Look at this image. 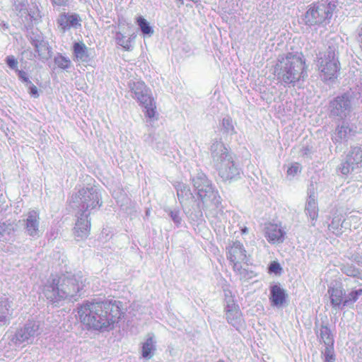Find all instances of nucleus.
Listing matches in <instances>:
<instances>
[{
    "mask_svg": "<svg viewBox=\"0 0 362 362\" xmlns=\"http://www.w3.org/2000/svg\"><path fill=\"white\" fill-rule=\"evenodd\" d=\"M129 88L134 94V98L139 103L151 96L150 89L143 81H137L131 83Z\"/></svg>",
    "mask_w": 362,
    "mask_h": 362,
    "instance_id": "obj_9",
    "label": "nucleus"
},
{
    "mask_svg": "<svg viewBox=\"0 0 362 362\" xmlns=\"http://www.w3.org/2000/svg\"><path fill=\"white\" fill-rule=\"evenodd\" d=\"M37 329L38 326L36 327V329H34V326L32 327L25 326L23 329H21L16 334V340L19 342L28 340Z\"/></svg>",
    "mask_w": 362,
    "mask_h": 362,
    "instance_id": "obj_19",
    "label": "nucleus"
},
{
    "mask_svg": "<svg viewBox=\"0 0 362 362\" xmlns=\"http://www.w3.org/2000/svg\"><path fill=\"white\" fill-rule=\"evenodd\" d=\"M269 273L280 274L282 272V267L280 264L276 261H272L268 268Z\"/></svg>",
    "mask_w": 362,
    "mask_h": 362,
    "instance_id": "obj_26",
    "label": "nucleus"
},
{
    "mask_svg": "<svg viewBox=\"0 0 362 362\" xmlns=\"http://www.w3.org/2000/svg\"><path fill=\"white\" fill-rule=\"evenodd\" d=\"M134 37H127L121 33H117L115 40L119 45L122 46L126 51H129L132 49V42Z\"/></svg>",
    "mask_w": 362,
    "mask_h": 362,
    "instance_id": "obj_21",
    "label": "nucleus"
},
{
    "mask_svg": "<svg viewBox=\"0 0 362 362\" xmlns=\"http://www.w3.org/2000/svg\"><path fill=\"white\" fill-rule=\"evenodd\" d=\"M228 304L230 305V308H232V303Z\"/></svg>",
    "mask_w": 362,
    "mask_h": 362,
    "instance_id": "obj_37",
    "label": "nucleus"
},
{
    "mask_svg": "<svg viewBox=\"0 0 362 362\" xmlns=\"http://www.w3.org/2000/svg\"><path fill=\"white\" fill-rule=\"evenodd\" d=\"M264 235L269 243L279 245L284 242L286 232L281 224L269 222L264 226Z\"/></svg>",
    "mask_w": 362,
    "mask_h": 362,
    "instance_id": "obj_7",
    "label": "nucleus"
},
{
    "mask_svg": "<svg viewBox=\"0 0 362 362\" xmlns=\"http://www.w3.org/2000/svg\"><path fill=\"white\" fill-rule=\"evenodd\" d=\"M84 286L82 276L62 274L52 276L49 284L45 287V293L47 299L55 303L74 296Z\"/></svg>",
    "mask_w": 362,
    "mask_h": 362,
    "instance_id": "obj_2",
    "label": "nucleus"
},
{
    "mask_svg": "<svg viewBox=\"0 0 362 362\" xmlns=\"http://www.w3.org/2000/svg\"><path fill=\"white\" fill-rule=\"evenodd\" d=\"M241 234L244 235L248 233V229L246 226L242 227L240 228Z\"/></svg>",
    "mask_w": 362,
    "mask_h": 362,
    "instance_id": "obj_34",
    "label": "nucleus"
},
{
    "mask_svg": "<svg viewBox=\"0 0 362 362\" xmlns=\"http://www.w3.org/2000/svg\"><path fill=\"white\" fill-rule=\"evenodd\" d=\"M346 129V127H341V129L339 131V134H341V133L342 132V129ZM344 131L346 132V130H344Z\"/></svg>",
    "mask_w": 362,
    "mask_h": 362,
    "instance_id": "obj_36",
    "label": "nucleus"
},
{
    "mask_svg": "<svg viewBox=\"0 0 362 362\" xmlns=\"http://www.w3.org/2000/svg\"><path fill=\"white\" fill-rule=\"evenodd\" d=\"M28 92H29V94L33 97V98H38L39 97V93H38V89L31 82L30 83H28Z\"/></svg>",
    "mask_w": 362,
    "mask_h": 362,
    "instance_id": "obj_29",
    "label": "nucleus"
},
{
    "mask_svg": "<svg viewBox=\"0 0 362 362\" xmlns=\"http://www.w3.org/2000/svg\"><path fill=\"white\" fill-rule=\"evenodd\" d=\"M330 295V300L333 306H339L344 305V291L341 288H332L328 291Z\"/></svg>",
    "mask_w": 362,
    "mask_h": 362,
    "instance_id": "obj_17",
    "label": "nucleus"
},
{
    "mask_svg": "<svg viewBox=\"0 0 362 362\" xmlns=\"http://www.w3.org/2000/svg\"><path fill=\"white\" fill-rule=\"evenodd\" d=\"M69 0H51L53 6H66Z\"/></svg>",
    "mask_w": 362,
    "mask_h": 362,
    "instance_id": "obj_33",
    "label": "nucleus"
},
{
    "mask_svg": "<svg viewBox=\"0 0 362 362\" xmlns=\"http://www.w3.org/2000/svg\"><path fill=\"white\" fill-rule=\"evenodd\" d=\"M362 296V288L351 291L344 298V305H353Z\"/></svg>",
    "mask_w": 362,
    "mask_h": 362,
    "instance_id": "obj_22",
    "label": "nucleus"
},
{
    "mask_svg": "<svg viewBox=\"0 0 362 362\" xmlns=\"http://www.w3.org/2000/svg\"><path fill=\"white\" fill-rule=\"evenodd\" d=\"M55 64L62 69H66L71 66V62L69 59L61 54H57L54 59Z\"/></svg>",
    "mask_w": 362,
    "mask_h": 362,
    "instance_id": "obj_23",
    "label": "nucleus"
},
{
    "mask_svg": "<svg viewBox=\"0 0 362 362\" xmlns=\"http://www.w3.org/2000/svg\"><path fill=\"white\" fill-rule=\"evenodd\" d=\"M39 213L36 211H30L27 214V218L24 220L25 228L28 234L31 236L37 235L39 231Z\"/></svg>",
    "mask_w": 362,
    "mask_h": 362,
    "instance_id": "obj_11",
    "label": "nucleus"
},
{
    "mask_svg": "<svg viewBox=\"0 0 362 362\" xmlns=\"http://www.w3.org/2000/svg\"><path fill=\"white\" fill-rule=\"evenodd\" d=\"M336 4L330 0H319L310 4L304 15V22L309 26L329 23Z\"/></svg>",
    "mask_w": 362,
    "mask_h": 362,
    "instance_id": "obj_4",
    "label": "nucleus"
},
{
    "mask_svg": "<svg viewBox=\"0 0 362 362\" xmlns=\"http://www.w3.org/2000/svg\"><path fill=\"white\" fill-rule=\"evenodd\" d=\"M341 103H344V105H347L348 103V99L344 95L337 97L333 103V105L337 107L338 105L341 106Z\"/></svg>",
    "mask_w": 362,
    "mask_h": 362,
    "instance_id": "obj_30",
    "label": "nucleus"
},
{
    "mask_svg": "<svg viewBox=\"0 0 362 362\" xmlns=\"http://www.w3.org/2000/svg\"><path fill=\"white\" fill-rule=\"evenodd\" d=\"M139 105L144 108L146 117L149 119H158L156 103L152 95L139 103Z\"/></svg>",
    "mask_w": 362,
    "mask_h": 362,
    "instance_id": "obj_13",
    "label": "nucleus"
},
{
    "mask_svg": "<svg viewBox=\"0 0 362 362\" xmlns=\"http://www.w3.org/2000/svg\"><path fill=\"white\" fill-rule=\"evenodd\" d=\"M322 354L324 355V362H335L336 354L334 352V346L325 347Z\"/></svg>",
    "mask_w": 362,
    "mask_h": 362,
    "instance_id": "obj_25",
    "label": "nucleus"
},
{
    "mask_svg": "<svg viewBox=\"0 0 362 362\" xmlns=\"http://www.w3.org/2000/svg\"><path fill=\"white\" fill-rule=\"evenodd\" d=\"M226 257L235 272L241 274L246 271L245 267L249 264V255L240 241H233L232 243L227 247Z\"/></svg>",
    "mask_w": 362,
    "mask_h": 362,
    "instance_id": "obj_6",
    "label": "nucleus"
},
{
    "mask_svg": "<svg viewBox=\"0 0 362 362\" xmlns=\"http://www.w3.org/2000/svg\"><path fill=\"white\" fill-rule=\"evenodd\" d=\"M317 69L324 81H334L338 78L341 64L337 50L329 47L327 50L320 53L317 58Z\"/></svg>",
    "mask_w": 362,
    "mask_h": 362,
    "instance_id": "obj_5",
    "label": "nucleus"
},
{
    "mask_svg": "<svg viewBox=\"0 0 362 362\" xmlns=\"http://www.w3.org/2000/svg\"><path fill=\"white\" fill-rule=\"evenodd\" d=\"M16 71L18 73V75L20 78V79L25 83H30V81H29L28 78L26 76V73L22 70H18L16 69Z\"/></svg>",
    "mask_w": 362,
    "mask_h": 362,
    "instance_id": "obj_31",
    "label": "nucleus"
},
{
    "mask_svg": "<svg viewBox=\"0 0 362 362\" xmlns=\"http://www.w3.org/2000/svg\"><path fill=\"white\" fill-rule=\"evenodd\" d=\"M72 49L74 61L83 62L90 59L88 48L83 42H74Z\"/></svg>",
    "mask_w": 362,
    "mask_h": 362,
    "instance_id": "obj_14",
    "label": "nucleus"
},
{
    "mask_svg": "<svg viewBox=\"0 0 362 362\" xmlns=\"http://www.w3.org/2000/svg\"><path fill=\"white\" fill-rule=\"evenodd\" d=\"M136 23L140 27L141 30L144 35H151L153 33V29L149 25L147 21L142 16H139L136 18Z\"/></svg>",
    "mask_w": 362,
    "mask_h": 362,
    "instance_id": "obj_24",
    "label": "nucleus"
},
{
    "mask_svg": "<svg viewBox=\"0 0 362 362\" xmlns=\"http://www.w3.org/2000/svg\"><path fill=\"white\" fill-rule=\"evenodd\" d=\"M6 64L7 65L11 68V69H17V66H18V61L17 59L12 55L11 56H8L6 57Z\"/></svg>",
    "mask_w": 362,
    "mask_h": 362,
    "instance_id": "obj_28",
    "label": "nucleus"
},
{
    "mask_svg": "<svg viewBox=\"0 0 362 362\" xmlns=\"http://www.w3.org/2000/svg\"><path fill=\"white\" fill-rule=\"evenodd\" d=\"M226 315L228 322L230 324H233L235 321L241 316V311L239 306L233 300L232 302V308H230L229 304L226 305Z\"/></svg>",
    "mask_w": 362,
    "mask_h": 362,
    "instance_id": "obj_16",
    "label": "nucleus"
},
{
    "mask_svg": "<svg viewBox=\"0 0 362 362\" xmlns=\"http://www.w3.org/2000/svg\"><path fill=\"white\" fill-rule=\"evenodd\" d=\"M90 229V223L88 221L86 222H82V221H78L76 225V235L78 237H80L81 238H86L89 233Z\"/></svg>",
    "mask_w": 362,
    "mask_h": 362,
    "instance_id": "obj_20",
    "label": "nucleus"
},
{
    "mask_svg": "<svg viewBox=\"0 0 362 362\" xmlns=\"http://www.w3.org/2000/svg\"><path fill=\"white\" fill-rule=\"evenodd\" d=\"M351 170H352V167H351L350 165H347L346 163V162L342 164L341 168V172L342 174L347 175L350 173Z\"/></svg>",
    "mask_w": 362,
    "mask_h": 362,
    "instance_id": "obj_32",
    "label": "nucleus"
},
{
    "mask_svg": "<svg viewBox=\"0 0 362 362\" xmlns=\"http://www.w3.org/2000/svg\"><path fill=\"white\" fill-rule=\"evenodd\" d=\"M300 171V164L298 163H295L288 168L287 174L291 176H295Z\"/></svg>",
    "mask_w": 362,
    "mask_h": 362,
    "instance_id": "obj_27",
    "label": "nucleus"
},
{
    "mask_svg": "<svg viewBox=\"0 0 362 362\" xmlns=\"http://www.w3.org/2000/svg\"><path fill=\"white\" fill-rule=\"evenodd\" d=\"M81 322L90 330L112 329L123 315L122 303L117 300H86L78 308Z\"/></svg>",
    "mask_w": 362,
    "mask_h": 362,
    "instance_id": "obj_1",
    "label": "nucleus"
},
{
    "mask_svg": "<svg viewBox=\"0 0 362 362\" xmlns=\"http://www.w3.org/2000/svg\"><path fill=\"white\" fill-rule=\"evenodd\" d=\"M81 18L78 14H69L63 13L57 19L58 26L63 33L71 28H79L81 27Z\"/></svg>",
    "mask_w": 362,
    "mask_h": 362,
    "instance_id": "obj_8",
    "label": "nucleus"
},
{
    "mask_svg": "<svg viewBox=\"0 0 362 362\" xmlns=\"http://www.w3.org/2000/svg\"><path fill=\"white\" fill-rule=\"evenodd\" d=\"M180 1H182V4H183V1H182V0H180Z\"/></svg>",
    "mask_w": 362,
    "mask_h": 362,
    "instance_id": "obj_39",
    "label": "nucleus"
},
{
    "mask_svg": "<svg viewBox=\"0 0 362 362\" xmlns=\"http://www.w3.org/2000/svg\"><path fill=\"white\" fill-rule=\"evenodd\" d=\"M362 163V149L360 147L354 148L347 156L346 163L352 167V170L359 167Z\"/></svg>",
    "mask_w": 362,
    "mask_h": 362,
    "instance_id": "obj_15",
    "label": "nucleus"
},
{
    "mask_svg": "<svg viewBox=\"0 0 362 362\" xmlns=\"http://www.w3.org/2000/svg\"><path fill=\"white\" fill-rule=\"evenodd\" d=\"M307 69L303 57L292 52L280 57L274 66L275 72L287 84H294L303 79L307 74Z\"/></svg>",
    "mask_w": 362,
    "mask_h": 362,
    "instance_id": "obj_3",
    "label": "nucleus"
},
{
    "mask_svg": "<svg viewBox=\"0 0 362 362\" xmlns=\"http://www.w3.org/2000/svg\"><path fill=\"white\" fill-rule=\"evenodd\" d=\"M287 298L286 291L279 285L275 284L271 286L269 300L272 305L281 307L286 303Z\"/></svg>",
    "mask_w": 362,
    "mask_h": 362,
    "instance_id": "obj_10",
    "label": "nucleus"
},
{
    "mask_svg": "<svg viewBox=\"0 0 362 362\" xmlns=\"http://www.w3.org/2000/svg\"><path fill=\"white\" fill-rule=\"evenodd\" d=\"M156 349L154 341L152 337L146 339V341L142 344L141 354L145 358H151L153 356V351Z\"/></svg>",
    "mask_w": 362,
    "mask_h": 362,
    "instance_id": "obj_18",
    "label": "nucleus"
},
{
    "mask_svg": "<svg viewBox=\"0 0 362 362\" xmlns=\"http://www.w3.org/2000/svg\"><path fill=\"white\" fill-rule=\"evenodd\" d=\"M315 332L320 343L324 344L326 347L334 346V335L327 325L316 327Z\"/></svg>",
    "mask_w": 362,
    "mask_h": 362,
    "instance_id": "obj_12",
    "label": "nucleus"
},
{
    "mask_svg": "<svg viewBox=\"0 0 362 362\" xmlns=\"http://www.w3.org/2000/svg\"><path fill=\"white\" fill-rule=\"evenodd\" d=\"M218 362H225V361H223V360H220V361H218Z\"/></svg>",
    "mask_w": 362,
    "mask_h": 362,
    "instance_id": "obj_38",
    "label": "nucleus"
},
{
    "mask_svg": "<svg viewBox=\"0 0 362 362\" xmlns=\"http://www.w3.org/2000/svg\"><path fill=\"white\" fill-rule=\"evenodd\" d=\"M0 322H6V317L5 315H0Z\"/></svg>",
    "mask_w": 362,
    "mask_h": 362,
    "instance_id": "obj_35",
    "label": "nucleus"
}]
</instances>
